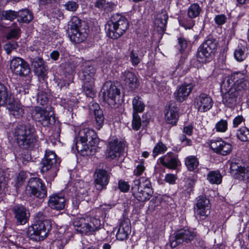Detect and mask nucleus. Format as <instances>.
I'll return each mask as SVG.
<instances>
[{"label": "nucleus", "mask_w": 249, "mask_h": 249, "mask_svg": "<svg viewBox=\"0 0 249 249\" xmlns=\"http://www.w3.org/2000/svg\"><path fill=\"white\" fill-rule=\"evenodd\" d=\"M78 138L75 142V147L81 155L89 156L96 153L99 139L95 131L89 128H83L79 131Z\"/></svg>", "instance_id": "f257e3e1"}, {"label": "nucleus", "mask_w": 249, "mask_h": 249, "mask_svg": "<svg viewBox=\"0 0 249 249\" xmlns=\"http://www.w3.org/2000/svg\"><path fill=\"white\" fill-rule=\"evenodd\" d=\"M35 132L34 126L31 124L18 125L13 132L14 142L21 149H32L37 142Z\"/></svg>", "instance_id": "f03ea898"}, {"label": "nucleus", "mask_w": 249, "mask_h": 249, "mask_svg": "<svg viewBox=\"0 0 249 249\" xmlns=\"http://www.w3.org/2000/svg\"><path fill=\"white\" fill-rule=\"evenodd\" d=\"M52 229L51 222L42 212L37 213L34 218V223L28 230V235L35 240H43Z\"/></svg>", "instance_id": "7ed1b4c3"}, {"label": "nucleus", "mask_w": 249, "mask_h": 249, "mask_svg": "<svg viewBox=\"0 0 249 249\" xmlns=\"http://www.w3.org/2000/svg\"><path fill=\"white\" fill-rule=\"evenodd\" d=\"M129 27L127 19L119 14L112 16L105 25L107 36L113 39H116L122 36Z\"/></svg>", "instance_id": "20e7f679"}, {"label": "nucleus", "mask_w": 249, "mask_h": 249, "mask_svg": "<svg viewBox=\"0 0 249 249\" xmlns=\"http://www.w3.org/2000/svg\"><path fill=\"white\" fill-rule=\"evenodd\" d=\"M6 106L10 114L16 118H20L24 113V109L21 104L11 98L8 94L6 87L0 83V106Z\"/></svg>", "instance_id": "39448f33"}, {"label": "nucleus", "mask_w": 249, "mask_h": 249, "mask_svg": "<svg viewBox=\"0 0 249 249\" xmlns=\"http://www.w3.org/2000/svg\"><path fill=\"white\" fill-rule=\"evenodd\" d=\"M231 81L233 84L230 88L234 89L241 95H243L249 87L247 76L243 72H236L232 73L229 76L226 77L223 81V88H229Z\"/></svg>", "instance_id": "423d86ee"}, {"label": "nucleus", "mask_w": 249, "mask_h": 249, "mask_svg": "<svg viewBox=\"0 0 249 249\" xmlns=\"http://www.w3.org/2000/svg\"><path fill=\"white\" fill-rule=\"evenodd\" d=\"M25 194L30 197L35 196L40 199L47 196V188L42 180L37 178H31L25 189Z\"/></svg>", "instance_id": "0eeeda50"}, {"label": "nucleus", "mask_w": 249, "mask_h": 249, "mask_svg": "<svg viewBox=\"0 0 249 249\" xmlns=\"http://www.w3.org/2000/svg\"><path fill=\"white\" fill-rule=\"evenodd\" d=\"M75 230L82 234L90 235L98 231L100 227V220L92 218L89 221L84 218L77 219L73 223Z\"/></svg>", "instance_id": "6e6552de"}, {"label": "nucleus", "mask_w": 249, "mask_h": 249, "mask_svg": "<svg viewBox=\"0 0 249 249\" xmlns=\"http://www.w3.org/2000/svg\"><path fill=\"white\" fill-rule=\"evenodd\" d=\"M31 117L44 126H49L55 123L53 111H48L45 108L36 106L30 110Z\"/></svg>", "instance_id": "1a4fd4ad"}, {"label": "nucleus", "mask_w": 249, "mask_h": 249, "mask_svg": "<svg viewBox=\"0 0 249 249\" xmlns=\"http://www.w3.org/2000/svg\"><path fill=\"white\" fill-rule=\"evenodd\" d=\"M104 101L111 107H114L116 105V98L120 94V89L110 81L104 84L101 90Z\"/></svg>", "instance_id": "9d476101"}, {"label": "nucleus", "mask_w": 249, "mask_h": 249, "mask_svg": "<svg viewBox=\"0 0 249 249\" xmlns=\"http://www.w3.org/2000/svg\"><path fill=\"white\" fill-rule=\"evenodd\" d=\"M196 235L195 232L189 229L180 230L170 236V246L172 248H174L183 242H190L194 239Z\"/></svg>", "instance_id": "9b49d317"}, {"label": "nucleus", "mask_w": 249, "mask_h": 249, "mask_svg": "<svg viewBox=\"0 0 249 249\" xmlns=\"http://www.w3.org/2000/svg\"><path fill=\"white\" fill-rule=\"evenodd\" d=\"M10 67L15 75L20 77H26L31 71L28 63L19 57H14L11 60Z\"/></svg>", "instance_id": "f8f14e48"}, {"label": "nucleus", "mask_w": 249, "mask_h": 249, "mask_svg": "<svg viewBox=\"0 0 249 249\" xmlns=\"http://www.w3.org/2000/svg\"><path fill=\"white\" fill-rule=\"evenodd\" d=\"M56 155L52 151L46 150L44 158L42 160L41 162V171L42 172H47L50 171L53 172V177L56 175Z\"/></svg>", "instance_id": "ddd939ff"}, {"label": "nucleus", "mask_w": 249, "mask_h": 249, "mask_svg": "<svg viewBox=\"0 0 249 249\" xmlns=\"http://www.w3.org/2000/svg\"><path fill=\"white\" fill-rule=\"evenodd\" d=\"M221 91L223 93L222 102L227 107L232 108L235 106L238 98L242 95L231 88H223V82L221 85Z\"/></svg>", "instance_id": "4468645a"}, {"label": "nucleus", "mask_w": 249, "mask_h": 249, "mask_svg": "<svg viewBox=\"0 0 249 249\" xmlns=\"http://www.w3.org/2000/svg\"><path fill=\"white\" fill-rule=\"evenodd\" d=\"M209 200L205 196H199L195 207V213L196 216L205 219L210 213Z\"/></svg>", "instance_id": "2eb2a0df"}, {"label": "nucleus", "mask_w": 249, "mask_h": 249, "mask_svg": "<svg viewBox=\"0 0 249 249\" xmlns=\"http://www.w3.org/2000/svg\"><path fill=\"white\" fill-rule=\"evenodd\" d=\"M124 143L117 139L110 141L106 150V158L109 160H113L119 157L124 150Z\"/></svg>", "instance_id": "dca6fc26"}, {"label": "nucleus", "mask_w": 249, "mask_h": 249, "mask_svg": "<svg viewBox=\"0 0 249 249\" xmlns=\"http://www.w3.org/2000/svg\"><path fill=\"white\" fill-rule=\"evenodd\" d=\"M213 101L208 95L201 93L195 99V106L196 108L201 112L209 110L213 107Z\"/></svg>", "instance_id": "f3484780"}, {"label": "nucleus", "mask_w": 249, "mask_h": 249, "mask_svg": "<svg viewBox=\"0 0 249 249\" xmlns=\"http://www.w3.org/2000/svg\"><path fill=\"white\" fill-rule=\"evenodd\" d=\"M138 181H134V184L132 186L131 191L133 196L138 200L144 202L148 200L153 194L152 189L146 190L140 188L138 186Z\"/></svg>", "instance_id": "a211bd4d"}, {"label": "nucleus", "mask_w": 249, "mask_h": 249, "mask_svg": "<svg viewBox=\"0 0 249 249\" xmlns=\"http://www.w3.org/2000/svg\"><path fill=\"white\" fill-rule=\"evenodd\" d=\"M95 178L94 182L98 190L101 191L105 188L108 183L109 176L107 171L105 169H100L95 172Z\"/></svg>", "instance_id": "6ab92c4d"}, {"label": "nucleus", "mask_w": 249, "mask_h": 249, "mask_svg": "<svg viewBox=\"0 0 249 249\" xmlns=\"http://www.w3.org/2000/svg\"><path fill=\"white\" fill-rule=\"evenodd\" d=\"M231 173L235 178L245 180L249 178V166L242 167L234 162L231 164Z\"/></svg>", "instance_id": "aec40b11"}, {"label": "nucleus", "mask_w": 249, "mask_h": 249, "mask_svg": "<svg viewBox=\"0 0 249 249\" xmlns=\"http://www.w3.org/2000/svg\"><path fill=\"white\" fill-rule=\"evenodd\" d=\"M16 222L20 225L26 224L29 218L30 213L28 211L22 206L16 205L13 209Z\"/></svg>", "instance_id": "412c9836"}, {"label": "nucleus", "mask_w": 249, "mask_h": 249, "mask_svg": "<svg viewBox=\"0 0 249 249\" xmlns=\"http://www.w3.org/2000/svg\"><path fill=\"white\" fill-rule=\"evenodd\" d=\"M30 61L36 75L43 80L45 79L47 77V69L43 59L41 57H35L31 58Z\"/></svg>", "instance_id": "4be33fe9"}, {"label": "nucleus", "mask_w": 249, "mask_h": 249, "mask_svg": "<svg viewBox=\"0 0 249 249\" xmlns=\"http://www.w3.org/2000/svg\"><path fill=\"white\" fill-rule=\"evenodd\" d=\"M194 87L192 83H185L174 93L175 99L179 102H183L189 96Z\"/></svg>", "instance_id": "5701e85b"}, {"label": "nucleus", "mask_w": 249, "mask_h": 249, "mask_svg": "<svg viewBox=\"0 0 249 249\" xmlns=\"http://www.w3.org/2000/svg\"><path fill=\"white\" fill-rule=\"evenodd\" d=\"M89 29L82 27L81 29L67 31L70 39L75 43H79L84 41L88 36Z\"/></svg>", "instance_id": "b1692460"}, {"label": "nucleus", "mask_w": 249, "mask_h": 249, "mask_svg": "<svg viewBox=\"0 0 249 249\" xmlns=\"http://www.w3.org/2000/svg\"><path fill=\"white\" fill-rule=\"evenodd\" d=\"M124 84L131 89H137L139 85V80L135 74L129 71H125L121 75Z\"/></svg>", "instance_id": "393cba45"}, {"label": "nucleus", "mask_w": 249, "mask_h": 249, "mask_svg": "<svg viewBox=\"0 0 249 249\" xmlns=\"http://www.w3.org/2000/svg\"><path fill=\"white\" fill-rule=\"evenodd\" d=\"M131 231V224L129 220L128 219L124 220L120 223L116 233L117 239L121 241L126 239Z\"/></svg>", "instance_id": "a878e982"}, {"label": "nucleus", "mask_w": 249, "mask_h": 249, "mask_svg": "<svg viewBox=\"0 0 249 249\" xmlns=\"http://www.w3.org/2000/svg\"><path fill=\"white\" fill-rule=\"evenodd\" d=\"M160 162L163 166L171 169H175L179 162L177 157L173 153H168L161 157Z\"/></svg>", "instance_id": "bb28decb"}, {"label": "nucleus", "mask_w": 249, "mask_h": 249, "mask_svg": "<svg viewBox=\"0 0 249 249\" xmlns=\"http://www.w3.org/2000/svg\"><path fill=\"white\" fill-rule=\"evenodd\" d=\"M168 16L166 11L157 15L155 19V28L160 33H163L166 28Z\"/></svg>", "instance_id": "cd10ccee"}, {"label": "nucleus", "mask_w": 249, "mask_h": 249, "mask_svg": "<svg viewBox=\"0 0 249 249\" xmlns=\"http://www.w3.org/2000/svg\"><path fill=\"white\" fill-rule=\"evenodd\" d=\"M214 53L202 43L197 50V60L200 63L206 62L208 59L212 57Z\"/></svg>", "instance_id": "c85d7f7f"}, {"label": "nucleus", "mask_w": 249, "mask_h": 249, "mask_svg": "<svg viewBox=\"0 0 249 249\" xmlns=\"http://www.w3.org/2000/svg\"><path fill=\"white\" fill-rule=\"evenodd\" d=\"M165 121L167 124L175 125L178 119V109L169 105L165 112Z\"/></svg>", "instance_id": "c756f323"}, {"label": "nucleus", "mask_w": 249, "mask_h": 249, "mask_svg": "<svg viewBox=\"0 0 249 249\" xmlns=\"http://www.w3.org/2000/svg\"><path fill=\"white\" fill-rule=\"evenodd\" d=\"M91 111H93L94 118L96 121L95 126L97 129H100L103 126L104 122V116L103 111L100 108L98 104H93L90 108Z\"/></svg>", "instance_id": "7c9ffc66"}, {"label": "nucleus", "mask_w": 249, "mask_h": 249, "mask_svg": "<svg viewBox=\"0 0 249 249\" xmlns=\"http://www.w3.org/2000/svg\"><path fill=\"white\" fill-rule=\"evenodd\" d=\"M96 70L92 66L88 65L82 71L81 79L83 83L94 82Z\"/></svg>", "instance_id": "2f4dec72"}, {"label": "nucleus", "mask_w": 249, "mask_h": 249, "mask_svg": "<svg viewBox=\"0 0 249 249\" xmlns=\"http://www.w3.org/2000/svg\"><path fill=\"white\" fill-rule=\"evenodd\" d=\"M82 27L86 29L88 28V26L85 21H82L77 17L73 16L69 22L67 31L81 29Z\"/></svg>", "instance_id": "473e14b6"}, {"label": "nucleus", "mask_w": 249, "mask_h": 249, "mask_svg": "<svg viewBox=\"0 0 249 249\" xmlns=\"http://www.w3.org/2000/svg\"><path fill=\"white\" fill-rule=\"evenodd\" d=\"M62 196L58 194H54L50 196L49 206L53 209L61 210L62 209Z\"/></svg>", "instance_id": "72a5a7b5"}, {"label": "nucleus", "mask_w": 249, "mask_h": 249, "mask_svg": "<svg viewBox=\"0 0 249 249\" xmlns=\"http://www.w3.org/2000/svg\"><path fill=\"white\" fill-rule=\"evenodd\" d=\"M18 21L21 23H29L33 18V15L28 9H22L18 12Z\"/></svg>", "instance_id": "f704fd0d"}, {"label": "nucleus", "mask_w": 249, "mask_h": 249, "mask_svg": "<svg viewBox=\"0 0 249 249\" xmlns=\"http://www.w3.org/2000/svg\"><path fill=\"white\" fill-rule=\"evenodd\" d=\"M207 179L211 184H219L222 182V176L219 171H213L208 174Z\"/></svg>", "instance_id": "c9c22d12"}, {"label": "nucleus", "mask_w": 249, "mask_h": 249, "mask_svg": "<svg viewBox=\"0 0 249 249\" xmlns=\"http://www.w3.org/2000/svg\"><path fill=\"white\" fill-rule=\"evenodd\" d=\"M133 113L138 114L142 112L144 109L145 105L142 99L139 97H135L132 100Z\"/></svg>", "instance_id": "e433bc0d"}, {"label": "nucleus", "mask_w": 249, "mask_h": 249, "mask_svg": "<svg viewBox=\"0 0 249 249\" xmlns=\"http://www.w3.org/2000/svg\"><path fill=\"white\" fill-rule=\"evenodd\" d=\"M83 90L87 97L93 98L95 94L94 82L83 83Z\"/></svg>", "instance_id": "4c0bfd02"}, {"label": "nucleus", "mask_w": 249, "mask_h": 249, "mask_svg": "<svg viewBox=\"0 0 249 249\" xmlns=\"http://www.w3.org/2000/svg\"><path fill=\"white\" fill-rule=\"evenodd\" d=\"M201 11V9L197 3L191 4L188 9L187 15L191 18L198 17Z\"/></svg>", "instance_id": "58836bf2"}, {"label": "nucleus", "mask_w": 249, "mask_h": 249, "mask_svg": "<svg viewBox=\"0 0 249 249\" xmlns=\"http://www.w3.org/2000/svg\"><path fill=\"white\" fill-rule=\"evenodd\" d=\"M237 136L241 141H249V129L245 126L241 127L238 130Z\"/></svg>", "instance_id": "ea45409f"}, {"label": "nucleus", "mask_w": 249, "mask_h": 249, "mask_svg": "<svg viewBox=\"0 0 249 249\" xmlns=\"http://www.w3.org/2000/svg\"><path fill=\"white\" fill-rule=\"evenodd\" d=\"M185 164L189 170L193 171L198 165V161L195 157L189 156L185 160Z\"/></svg>", "instance_id": "a19ab883"}, {"label": "nucleus", "mask_w": 249, "mask_h": 249, "mask_svg": "<svg viewBox=\"0 0 249 249\" xmlns=\"http://www.w3.org/2000/svg\"><path fill=\"white\" fill-rule=\"evenodd\" d=\"M18 12L11 10L3 11L0 14L1 19L4 20H13L17 18Z\"/></svg>", "instance_id": "79ce46f5"}, {"label": "nucleus", "mask_w": 249, "mask_h": 249, "mask_svg": "<svg viewBox=\"0 0 249 249\" xmlns=\"http://www.w3.org/2000/svg\"><path fill=\"white\" fill-rule=\"evenodd\" d=\"M245 48L244 46L238 47L235 50L234 55L235 58L239 62L243 61L246 58Z\"/></svg>", "instance_id": "37998d69"}, {"label": "nucleus", "mask_w": 249, "mask_h": 249, "mask_svg": "<svg viewBox=\"0 0 249 249\" xmlns=\"http://www.w3.org/2000/svg\"><path fill=\"white\" fill-rule=\"evenodd\" d=\"M20 28L17 25H15L7 34L6 38L8 39H10L11 38H18L20 36Z\"/></svg>", "instance_id": "c03bdc74"}, {"label": "nucleus", "mask_w": 249, "mask_h": 249, "mask_svg": "<svg viewBox=\"0 0 249 249\" xmlns=\"http://www.w3.org/2000/svg\"><path fill=\"white\" fill-rule=\"evenodd\" d=\"M203 44L206 45V47L210 48L213 51L215 52L217 47L218 42L215 39L210 37L203 42Z\"/></svg>", "instance_id": "a18cd8bd"}, {"label": "nucleus", "mask_w": 249, "mask_h": 249, "mask_svg": "<svg viewBox=\"0 0 249 249\" xmlns=\"http://www.w3.org/2000/svg\"><path fill=\"white\" fill-rule=\"evenodd\" d=\"M141 119L139 115L136 113H133V120L132 122V126L134 130H138L141 126Z\"/></svg>", "instance_id": "49530a36"}, {"label": "nucleus", "mask_w": 249, "mask_h": 249, "mask_svg": "<svg viewBox=\"0 0 249 249\" xmlns=\"http://www.w3.org/2000/svg\"><path fill=\"white\" fill-rule=\"evenodd\" d=\"M135 181H138V186L140 188L146 190L148 189H152L151 183L150 180L147 178H142L140 180H135Z\"/></svg>", "instance_id": "de8ad7c7"}, {"label": "nucleus", "mask_w": 249, "mask_h": 249, "mask_svg": "<svg viewBox=\"0 0 249 249\" xmlns=\"http://www.w3.org/2000/svg\"><path fill=\"white\" fill-rule=\"evenodd\" d=\"M228 127V123L227 120L221 119L215 125V128L217 131L224 132H225Z\"/></svg>", "instance_id": "09e8293b"}, {"label": "nucleus", "mask_w": 249, "mask_h": 249, "mask_svg": "<svg viewBox=\"0 0 249 249\" xmlns=\"http://www.w3.org/2000/svg\"><path fill=\"white\" fill-rule=\"evenodd\" d=\"M166 150V146L161 142H159L155 146L153 151V157H155L159 154H160L162 152H164Z\"/></svg>", "instance_id": "8fccbe9b"}, {"label": "nucleus", "mask_w": 249, "mask_h": 249, "mask_svg": "<svg viewBox=\"0 0 249 249\" xmlns=\"http://www.w3.org/2000/svg\"><path fill=\"white\" fill-rule=\"evenodd\" d=\"M37 102L42 106L46 105L48 102V97L47 93L43 91L40 92L37 95Z\"/></svg>", "instance_id": "3c124183"}, {"label": "nucleus", "mask_w": 249, "mask_h": 249, "mask_svg": "<svg viewBox=\"0 0 249 249\" xmlns=\"http://www.w3.org/2000/svg\"><path fill=\"white\" fill-rule=\"evenodd\" d=\"M231 151V145L230 143L223 142V143L221 145V147L218 153L222 155H226L229 154Z\"/></svg>", "instance_id": "603ef678"}, {"label": "nucleus", "mask_w": 249, "mask_h": 249, "mask_svg": "<svg viewBox=\"0 0 249 249\" xmlns=\"http://www.w3.org/2000/svg\"><path fill=\"white\" fill-rule=\"evenodd\" d=\"M223 142L221 140L212 141L210 145V147L213 151L218 153L219 152L221 145L223 143Z\"/></svg>", "instance_id": "864d4df0"}, {"label": "nucleus", "mask_w": 249, "mask_h": 249, "mask_svg": "<svg viewBox=\"0 0 249 249\" xmlns=\"http://www.w3.org/2000/svg\"><path fill=\"white\" fill-rule=\"evenodd\" d=\"M18 47V44L17 42H13L6 43L4 45L3 48L7 54H10L12 51L16 49Z\"/></svg>", "instance_id": "5fc2aeb1"}, {"label": "nucleus", "mask_w": 249, "mask_h": 249, "mask_svg": "<svg viewBox=\"0 0 249 249\" xmlns=\"http://www.w3.org/2000/svg\"><path fill=\"white\" fill-rule=\"evenodd\" d=\"M64 6L68 11L74 12L78 8V4L75 1H69L65 4Z\"/></svg>", "instance_id": "6e6d98bb"}, {"label": "nucleus", "mask_w": 249, "mask_h": 249, "mask_svg": "<svg viewBox=\"0 0 249 249\" xmlns=\"http://www.w3.org/2000/svg\"><path fill=\"white\" fill-rule=\"evenodd\" d=\"M130 57L131 62L133 65H137L140 62V59L138 56V53L134 51L133 50L130 53Z\"/></svg>", "instance_id": "4d7b16f0"}, {"label": "nucleus", "mask_w": 249, "mask_h": 249, "mask_svg": "<svg viewBox=\"0 0 249 249\" xmlns=\"http://www.w3.org/2000/svg\"><path fill=\"white\" fill-rule=\"evenodd\" d=\"M118 187L122 192H127L129 189L130 186L127 182L120 180L118 183Z\"/></svg>", "instance_id": "13d9d810"}, {"label": "nucleus", "mask_w": 249, "mask_h": 249, "mask_svg": "<svg viewBox=\"0 0 249 249\" xmlns=\"http://www.w3.org/2000/svg\"><path fill=\"white\" fill-rule=\"evenodd\" d=\"M178 43L179 46V52L182 53L187 47V41L184 38L179 37L178 39Z\"/></svg>", "instance_id": "bf43d9fd"}, {"label": "nucleus", "mask_w": 249, "mask_h": 249, "mask_svg": "<svg viewBox=\"0 0 249 249\" xmlns=\"http://www.w3.org/2000/svg\"><path fill=\"white\" fill-rule=\"evenodd\" d=\"M226 17L223 14L217 15L214 18L215 22L219 25L224 24L226 22Z\"/></svg>", "instance_id": "052dcab7"}, {"label": "nucleus", "mask_w": 249, "mask_h": 249, "mask_svg": "<svg viewBox=\"0 0 249 249\" xmlns=\"http://www.w3.org/2000/svg\"><path fill=\"white\" fill-rule=\"evenodd\" d=\"M20 160L21 161L23 164L26 165L32 159L30 154L27 152L26 154H22L19 157Z\"/></svg>", "instance_id": "680f3d73"}, {"label": "nucleus", "mask_w": 249, "mask_h": 249, "mask_svg": "<svg viewBox=\"0 0 249 249\" xmlns=\"http://www.w3.org/2000/svg\"><path fill=\"white\" fill-rule=\"evenodd\" d=\"M181 25L184 27L185 29H192L195 25V21L192 19H189L184 21L182 22Z\"/></svg>", "instance_id": "e2e57ef3"}, {"label": "nucleus", "mask_w": 249, "mask_h": 249, "mask_svg": "<svg viewBox=\"0 0 249 249\" xmlns=\"http://www.w3.org/2000/svg\"><path fill=\"white\" fill-rule=\"evenodd\" d=\"M179 140L185 146L191 145L192 144L191 140L188 139L185 135H181L179 137Z\"/></svg>", "instance_id": "0e129e2a"}, {"label": "nucleus", "mask_w": 249, "mask_h": 249, "mask_svg": "<svg viewBox=\"0 0 249 249\" xmlns=\"http://www.w3.org/2000/svg\"><path fill=\"white\" fill-rule=\"evenodd\" d=\"M6 185V179L3 173L0 171V192Z\"/></svg>", "instance_id": "69168bd1"}, {"label": "nucleus", "mask_w": 249, "mask_h": 249, "mask_svg": "<svg viewBox=\"0 0 249 249\" xmlns=\"http://www.w3.org/2000/svg\"><path fill=\"white\" fill-rule=\"evenodd\" d=\"M73 66L71 64H67L65 66V72L68 73L70 78H72L71 74L73 71Z\"/></svg>", "instance_id": "338daca9"}, {"label": "nucleus", "mask_w": 249, "mask_h": 249, "mask_svg": "<svg viewBox=\"0 0 249 249\" xmlns=\"http://www.w3.org/2000/svg\"><path fill=\"white\" fill-rule=\"evenodd\" d=\"M244 118L242 116H238L236 117L233 121V127H237L243 121Z\"/></svg>", "instance_id": "774afa93"}]
</instances>
